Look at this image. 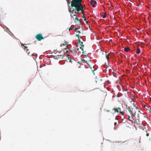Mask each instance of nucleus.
Returning a JSON list of instances; mask_svg holds the SVG:
<instances>
[{"mask_svg":"<svg viewBox=\"0 0 151 151\" xmlns=\"http://www.w3.org/2000/svg\"><path fill=\"white\" fill-rule=\"evenodd\" d=\"M35 37L38 41H41L42 39H44V37L41 34H39L36 35Z\"/></svg>","mask_w":151,"mask_h":151,"instance_id":"7ed1b4c3","label":"nucleus"},{"mask_svg":"<svg viewBox=\"0 0 151 151\" xmlns=\"http://www.w3.org/2000/svg\"><path fill=\"white\" fill-rule=\"evenodd\" d=\"M75 22L76 23L79 24L80 23L81 21L80 20L78 19V18L77 17H76L74 19Z\"/></svg>","mask_w":151,"mask_h":151,"instance_id":"1a4fd4ad","label":"nucleus"},{"mask_svg":"<svg viewBox=\"0 0 151 151\" xmlns=\"http://www.w3.org/2000/svg\"><path fill=\"white\" fill-rule=\"evenodd\" d=\"M76 36L77 37H78V43H80V42H81V41L80 39V38L81 37V36L79 35V34H77Z\"/></svg>","mask_w":151,"mask_h":151,"instance_id":"9b49d317","label":"nucleus"},{"mask_svg":"<svg viewBox=\"0 0 151 151\" xmlns=\"http://www.w3.org/2000/svg\"><path fill=\"white\" fill-rule=\"evenodd\" d=\"M126 106L127 109L128 110L129 112L131 110V109H130V107L129 106H128L127 105H126Z\"/></svg>","mask_w":151,"mask_h":151,"instance_id":"dca6fc26","label":"nucleus"},{"mask_svg":"<svg viewBox=\"0 0 151 151\" xmlns=\"http://www.w3.org/2000/svg\"><path fill=\"white\" fill-rule=\"evenodd\" d=\"M76 44L77 46V44Z\"/></svg>","mask_w":151,"mask_h":151,"instance_id":"4c0bfd02","label":"nucleus"},{"mask_svg":"<svg viewBox=\"0 0 151 151\" xmlns=\"http://www.w3.org/2000/svg\"><path fill=\"white\" fill-rule=\"evenodd\" d=\"M81 46V47H80V48L81 49V50L83 51V53H84V45L83 44V42H80L79 43Z\"/></svg>","mask_w":151,"mask_h":151,"instance_id":"39448f33","label":"nucleus"},{"mask_svg":"<svg viewBox=\"0 0 151 151\" xmlns=\"http://www.w3.org/2000/svg\"><path fill=\"white\" fill-rule=\"evenodd\" d=\"M75 27L73 25H72L70 27L69 29V31H70L71 30L74 29Z\"/></svg>","mask_w":151,"mask_h":151,"instance_id":"4468645a","label":"nucleus"},{"mask_svg":"<svg viewBox=\"0 0 151 151\" xmlns=\"http://www.w3.org/2000/svg\"><path fill=\"white\" fill-rule=\"evenodd\" d=\"M116 124H117L116 122H115L114 123V125L115 126H116Z\"/></svg>","mask_w":151,"mask_h":151,"instance_id":"c85d7f7f","label":"nucleus"},{"mask_svg":"<svg viewBox=\"0 0 151 151\" xmlns=\"http://www.w3.org/2000/svg\"><path fill=\"white\" fill-rule=\"evenodd\" d=\"M120 113H121L122 115H123L124 114V112L123 111H120Z\"/></svg>","mask_w":151,"mask_h":151,"instance_id":"b1692460","label":"nucleus"},{"mask_svg":"<svg viewBox=\"0 0 151 151\" xmlns=\"http://www.w3.org/2000/svg\"><path fill=\"white\" fill-rule=\"evenodd\" d=\"M114 129H116V128H115V127H114Z\"/></svg>","mask_w":151,"mask_h":151,"instance_id":"c9c22d12","label":"nucleus"},{"mask_svg":"<svg viewBox=\"0 0 151 151\" xmlns=\"http://www.w3.org/2000/svg\"><path fill=\"white\" fill-rule=\"evenodd\" d=\"M67 3L68 4H70V0H66Z\"/></svg>","mask_w":151,"mask_h":151,"instance_id":"412c9836","label":"nucleus"},{"mask_svg":"<svg viewBox=\"0 0 151 151\" xmlns=\"http://www.w3.org/2000/svg\"><path fill=\"white\" fill-rule=\"evenodd\" d=\"M136 62H135L134 63V64H136Z\"/></svg>","mask_w":151,"mask_h":151,"instance_id":"f704fd0d","label":"nucleus"},{"mask_svg":"<svg viewBox=\"0 0 151 151\" xmlns=\"http://www.w3.org/2000/svg\"><path fill=\"white\" fill-rule=\"evenodd\" d=\"M78 28H75V29H76V31L77 32H78V31L77 30H78Z\"/></svg>","mask_w":151,"mask_h":151,"instance_id":"bb28decb","label":"nucleus"},{"mask_svg":"<svg viewBox=\"0 0 151 151\" xmlns=\"http://www.w3.org/2000/svg\"><path fill=\"white\" fill-rule=\"evenodd\" d=\"M129 112L132 114L131 117L132 118H133L134 117H135L136 115V111L134 109L131 108V110L129 111Z\"/></svg>","mask_w":151,"mask_h":151,"instance_id":"f03ea898","label":"nucleus"},{"mask_svg":"<svg viewBox=\"0 0 151 151\" xmlns=\"http://www.w3.org/2000/svg\"><path fill=\"white\" fill-rule=\"evenodd\" d=\"M70 62H72V60L70 59Z\"/></svg>","mask_w":151,"mask_h":151,"instance_id":"473e14b6","label":"nucleus"},{"mask_svg":"<svg viewBox=\"0 0 151 151\" xmlns=\"http://www.w3.org/2000/svg\"><path fill=\"white\" fill-rule=\"evenodd\" d=\"M84 62V63H86L87 64V62L84 59H83L81 60V61L80 62H78V63H81L82 62Z\"/></svg>","mask_w":151,"mask_h":151,"instance_id":"ddd939ff","label":"nucleus"},{"mask_svg":"<svg viewBox=\"0 0 151 151\" xmlns=\"http://www.w3.org/2000/svg\"><path fill=\"white\" fill-rule=\"evenodd\" d=\"M140 52V50L139 48H138L136 51V53L137 54H139Z\"/></svg>","mask_w":151,"mask_h":151,"instance_id":"2eb2a0df","label":"nucleus"},{"mask_svg":"<svg viewBox=\"0 0 151 151\" xmlns=\"http://www.w3.org/2000/svg\"><path fill=\"white\" fill-rule=\"evenodd\" d=\"M27 51H29L28 49H27Z\"/></svg>","mask_w":151,"mask_h":151,"instance_id":"e433bc0d","label":"nucleus"},{"mask_svg":"<svg viewBox=\"0 0 151 151\" xmlns=\"http://www.w3.org/2000/svg\"><path fill=\"white\" fill-rule=\"evenodd\" d=\"M126 122V123H128L127 122Z\"/></svg>","mask_w":151,"mask_h":151,"instance_id":"58836bf2","label":"nucleus"},{"mask_svg":"<svg viewBox=\"0 0 151 151\" xmlns=\"http://www.w3.org/2000/svg\"><path fill=\"white\" fill-rule=\"evenodd\" d=\"M73 16H75V17H76L77 16V15H76L75 14H74L73 15Z\"/></svg>","mask_w":151,"mask_h":151,"instance_id":"2f4dec72","label":"nucleus"},{"mask_svg":"<svg viewBox=\"0 0 151 151\" xmlns=\"http://www.w3.org/2000/svg\"><path fill=\"white\" fill-rule=\"evenodd\" d=\"M71 8H72L71 7H70V6L69 7V9H68V11L70 12V13L72 12H72H73L71 10Z\"/></svg>","mask_w":151,"mask_h":151,"instance_id":"f3484780","label":"nucleus"},{"mask_svg":"<svg viewBox=\"0 0 151 151\" xmlns=\"http://www.w3.org/2000/svg\"><path fill=\"white\" fill-rule=\"evenodd\" d=\"M106 63H105V65H104V66L105 68H109V66H108L107 67H106Z\"/></svg>","mask_w":151,"mask_h":151,"instance_id":"6ab92c4d","label":"nucleus"},{"mask_svg":"<svg viewBox=\"0 0 151 151\" xmlns=\"http://www.w3.org/2000/svg\"><path fill=\"white\" fill-rule=\"evenodd\" d=\"M77 32H78V34H79L81 33V32L79 31H78Z\"/></svg>","mask_w":151,"mask_h":151,"instance_id":"c756f323","label":"nucleus"},{"mask_svg":"<svg viewBox=\"0 0 151 151\" xmlns=\"http://www.w3.org/2000/svg\"><path fill=\"white\" fill-rule=\"evenodd\" d=\"M135 109L138 112H140L138 110V108L137 107H135Z\"/></svg>","mask_w":151,"mask_h":151,"instance_id":"5701e85b","label":"nucleus"},{"mask_svg":"<svg viewBox=\"0 0 151 151\" xmlns=\"http://www.w3.org/2000/svg\"><path fill=\"white\" fill-rule=\"evenodd\" d=\"M133 142L134 144H136L138 143L139 141H138V139H136L133 140Z\"/></svg>","mask_w":151,"mask_h":151,"instance_id":"6e6552de","label":"nucleus"},{"mask_svg":"<svg viewBox=\"0 0 151 151\" xmlns=\"http://www.w3.org/2000/svg\"><path fill=\"white\" fill-rule=\"evenodd\" d=\"M28 48L27 47V46H24V49L25 50V49H27Z\"/></svg>","mask_w":151,"mask_h":151,"instance_id":"cd10ccee","label":"nucleus"},{"mask_svg":"<svg viewBox=\"0 0 151 151\" xmlns=\"http://www.w3.org/2000/svg\"><path fill=\"white\" fill-rule=\"evenodd\" d=\"M100 15L101 17L103 18H105L106 17V14L105 12H102L100 13Z\"/></svg>","mask_w":151,"mask_h":151,"instance_id":"423d86ee","label":"nucleus"},{"mask_svg":"<svg viewBox=\"0 0 151 151\" xmlns=\"http://www.w3.org/2000/svg\"><path fill=\"white\" fill-rule=\"evenodd\" d=\"M119 109H120V108L119 107L118 108H115L114 109V113H118L119 112Z\"/></svg>","mask_w":151,"mask_h":151,"instance_id":"9d476101","label":"nucleus"},{"mask_svg":"<svg viewBox=\"0 0 151 151\" xmlns=\"http://www.w3.org/2000/svg\"><path fill=\"white\" fill-rule=\"evenodd\" d=\"M146 135H147V136H148L149 135V133H147V134H146Z\"/></svg>","mask_w":151,"mask_h":151,"instance_id":"7c9ffc66","label":"nucleus"},{"mask_svg":"<svg viewBox=\"0 0 151 151\" xmlns=\"http://www.w3.org/2000/svg\"><path fill=\"white\" fill-rule=\"evenodd\" d=\"M109 54H106V57L107 60L109 59Z\"/></svg>","mask_w":151,"mask_h":151,"instance_id":"a211bd4d","label":"nucleus"},{"mask_svg":"<svg viewBox=\"0 0 151 151\" xmlns=\"http://www.w3.org/2000/svg\"><path fill=\"white\" fill-rule=\"evenodd\" d=\"M79 50V48H77V49H76L75 50V51H76V52H77V51H78Z\"/></svg>","mask_w":151,"mask_h":151,"instance_id":"393cba45","label":"nucleus"},{"mask_svg":"<svg viewBox=\"0 0 151 151\" xmlns=\"http://www.w3.org/2000/svg\"><path fill=\"white\" fill-rule=\"evenodd\" d=\"M83 18L84 19V20L85 21H86V17H85V15H83Z\"/></svg>","mask_w":151,"mask_h":151,"instance_id":"aec40b11","label":"nucleus"},{"mask_svg":"<svg viewBox=\"0 0 151 151\" xmlns=\"http://www.w3.org/2000/svg\"><path fill=\"white\" fill-rule=\"evenodd\" d=\"M60 47H63L62 49H64V50H66V48L67 47V45L65 44H61L60 45Z\"/></svg>","mask_w":151,"mask_h":151,"instance_id":"0eeeda50","label":"nucleus"},{"mask_svg":"<svg viewBox=\"0 0 151 151\" xmlns=\"http://www.w3.org/2000/svg\"><path fill=\"white\" fill-rule=\"evenodd\" d=\"M90 3L93 7H94L96 6V5L97 4V3L95 0H91L90 1Z\"/></svg>","mask_w":151,"mask_h":151,"instance_id":"20e7f679","label":"nucleus"},{"mask_svg":"<svg viewBox=\"0 0 151 151\" xmlns=\"http://www.w3.org/2000/svg\"><path fill=\"white\" fill-rule=\"evenodd\" d=\"M27 53H28V54L29 55H32V54H30V52H28V51H27Z\"/></svg>","mask_w":151,"mask_h":151,"instance_id":"4be33fe9","label":"nucleus"},{"mask_svg":"<svg viewBox=\"0 0 151 151\" xmlns=\"http://www.w3.org/2000/svg\"><path fill=\"white\" fill-rule=\"evenodd\" d=\"M129 50H130L129 48L128 47H127L124 48V50L125 52H129Z\"/></svg>","mask_w":151,"mask_h":151,"instance_id":"f8f14e48","label":"nucleus"},{"mask_svg":"<svg viewBox=\"0 0 151 151\" xmlns=\"http://www.w3.org/2000/svg\"><path fill=\"white\" fill-rule=\"evenodd\" d=\"M72 52H72V51L71 50H70Z\"/></svg>","mask_w":151,"mask_h":151,"instance_id":"72a5a7b5","label":"nucleus"},{"mask_svg":"<svg viewBox=\"0 0 151 151\" xmlns=\"http://www.w3.org/2000/svg\"><path fill=\"white\" fill-rule=\"evenodd\" d=\"M130 119V117L129 116H128V119H129V120L130 121H131V120Z\"/></svg>","mask_w":151,"mask_h":151,"instance_id":"a878e982","label":"nucleus"},{"mask_svg":"<svg viewBox=\"0 0 151 151\" xmlns=\"http://www.w3.org/2000/svg\"><path fill=\"white\" fill-rule=\"evenodd\" d=\"M82 0H72L71 1V6L74 7L75 8H73L72 14L75 10L78 13L81 11L83 15H84L83 8L85 6L82 4Z\"/></svg>","mask_w":151,"mask_h":151,"instance_id":"f257e3e1","label":"nucleus"}]
</instances>
